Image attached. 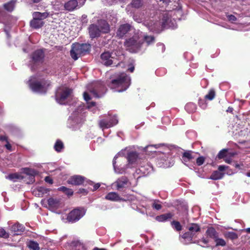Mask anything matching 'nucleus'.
<instances>
[{"label":"nucleus","mask_w":250,"mask_h":250,"mask_svg":"<svg viewBox=\"0 0 250 250\" xmlns=\"http://www.w3.org/2000/svg\"><path fill=\"white\" fill-rule=\"evenodd\" d=\"M130 79L125 73H122L117 77L116 79L111 81V86L113 88L121 87L119 92L125 90L130 85Z\"/></svg>","instance_id":"f257e3e1"},{"label":"nucleus","mask_w":250,"mask_h":250,"mask_svg":"<svg viewBox=\"0 0 250 250\" xmlns=\"http://www.w3.org/2000/svg\"><path fill=\"white\" fill-rule=\"evenodd\" d=\"M29 88L34 92L45 93L49 84L47 81L42 79L40 81L30 79L28 81Z\"/></svg>","instance_id":"f03ea898"},{"label":"nucleus","mask_w":250,"mask_h":250,"mask_svg":"<svg viewBox=\"0 0 250 250\" xmlns=\"http://www.w3.org/2000/svg\"><path fill=\"white\" fill-rule=\"evenodd\" d=\"M72 89L66 87H60L56 91L55 99L60 104H65L67 99L71 96Z\"/></svg>","instance_id":"7ed1b4c3"},{"label":"nucleus","mask_w":250,"mask_h":250,"mask_svg":"<svg viewBox=\"0 0 250 250\" xmlns=\"http://www.w3.org/2000/svg\"><path fill=\"white\" fill-rule=\"evenodd\" d=\"M143 42L138 41L136 37H133L125 42L124 45L128 50H133L136 51L139 49Z\"/></svg>","instance_id":"20e7f679"},{"label":"nucleus","mask_w":250,"mask_h":250,"mask_svg":"<svg viewBox=\"0 0 250 250\" xmlns=\"http://www.w3.org/2000/svg\"><path fill=\"white\" fill-rule=\"evenodd\" d=\"M104 88V85L102 83L97 82L89 86L88 89L94 97L99 98L100 97L99 93L102 92Z\"/></svg>","instance_id":"39448f33"},{"label":"nucleus","mask_w":250,"mask_h":250,"mask_svg":"<svg viewBox=\"0 0 250 250\" xmlns=\"http://www.w3.org/2000/svg\"><path fill=\"white\" fill-rule=\"evenodd\" d=\"M118 120L115 117L110 116L108 118L101 120L99 121V126L103 129L108 128L118 124Z\"/></svg>","instance_id":"423d86ee"},{"label":"nucleus","mask_w":250,"mask_h":250,"mask_svg":"<svg viewBox=\"0 0 250 250\" xmlns=\"http://www.w3.org/2000/svg\"><path fill=\"white\" fill-rule=\"evenodd\" d=\"M83 185L85 187H88V189L92 191H96L100 187L99 183L94 184V183L90 180L85 181V178L82 176L79 175V185Z\"/></svg>","instance_id":"0eeeda50"},{"label":"nucleus","mask_w":250,"mask_h":250,"mask_svg":"<svg viewBox=\"0 0 250 250\" xmlns=\"http://www.w3.org/2000/svg\"><path fill=\"white\" fill-rule=\"evenodd\" d=\"M169 18L168 15L166 14L163 15L161 21H157L153 24L150 25V30L153 32L159 30L160 28L164 27L168 21Z\"/></svg>","instance_id":"6e6552de"},{"label":"nucleus","mask_w":250,"mask_h":250,"mask_svg":"<svg viewBox=\"0 0 250 250\" xmlns=\"http://www.w3.org/2000/svg\"><path fill=\"white\" fill-rule=\"evenodd\" d=\"M131 26L129 23H125L119 26L117 32V36L120 38H123L124 36L131 30Z\"/></svg>","instance_id":"1a4fd4ad"},{"label":"nucleus","mask_w":250,"mask_h":250,"mask_svg":"<svg viewBox=\"0 0 250 250\" xmlns=\"http://www.w3.org/2000/svg\"><path fill=\"white\" fill-rule=\"evenodd\" d=\"M113 57L111 56V53L109 52H104L101 55V62L105 66H110L113 63Z\"/></svg>","instance_id":"9d476101"},{"label":"nucleus","mask_w":250,"mask_h":250,"mask_svg":"<svg viewBox=\"0 0 250 250\" xmlns=\"http://www.w3.org/2000/svg\"><path fill=\"white\" fill-rule=\"evenodd\" d=\"M97 25L102 33L106 34L109 33L110 31L109 24L107 21L104 20H98Z\"/></svg>","instance_id":"9b49d317"},{"label":"nucleus","mask_w":250,"mask_h":250,"mask_svg":"<svg viewBox=\"0 0 250 250\" xmlns=\"http://www.w3.org/2000/svg\"><path fill=\"white\" fill-rule=\"evenodd\" d=\"M31 56L34 63L42 62L44 58V53L42 49H38L35 51Z\"/></svg>","instance_id":"f8f14e48"},{"label":"nucleus","mask_w":250,"mask_h":250,"mask_svg":"<svg viewBox=\"0 0 250 250\" xmlns=\"http://www.w3.org/2000/svg\"><path fill=\"white\" fill-rule=\"evenodd\" d=\"M128 179L126 176H122L118 178L114 183L117 190H120L126 187L128 183Z\"/></svg>","instance_id":"ddd939ff"},{"label":"nucleus","mask_w":250,"mask_h":250,"mask_svg":"<svg viewBox=\"0 0 250 250\" xmlns=\"http://www.w3.org/2000/svg\"><path fill=\"white\" fill-rule=\"evenodd\" d=\"M88 30L90 37L91 38L98 37L102 33L99 27L96 24H91L90 25L88 28Z\"/></svg>","instance_id":"4468645a"},{"label":"nucleus","mask_w":250,"mask_h":250,"mask_svg":"<svg viewBox=\"0 0 250 250\" xmlns=\"http://www.w3.org/2000/svg\"><path fill=\"white\" fill-rule=\"evenodd\" d=\"M10 230L14 235H20L24 231L25 228L22 225L17 223L11 226Z\"/></svg>","instance_id":"2eb2a0df"},{"label":"nucleus","mask_w":250,"mask_h":250,"mask_svg":"<svg viewBox=\"0 0 250 250\" xmlns=\"http://www.w3.org/2000/svg\"><path fill=\"white\" fill-rule=\"evenodd\" d=\"M105 199L113 202L125 201L119 195L115 192H110L107 193L105 196Z\"/></svg>","instance_id":"dca6fc26"},{"label":"nucleus","mask_w":250,"mask_h":250,"mask_svg":"<svg viewBox=\"0 0 250 250\" xmlns=\"http://www.w3.org/2000/svg\"><path fill=\"white\" fill-rule=\"evenodd\" d=\"M174 214L172 212H167L156 217L155 219L158 222H164L170 220L174 216Z\"/></svg>","instance_id":"f3484780"},{"label":"nucleus","mask_w":250,"mask_h":250,"mask_svg":"<svg viewBox=\"0 0 250 250\" xmlns=\"http://www.w3.org/2000/svg\"><path fill=\"white\" fill-rule=\"evenodd\" d=\"M23 172L30 177V181L28 183H33L35 182V176L37 174V171L35 170L25 167L23 168Z\"/></svg>","instance_id":"a211bd4d"},{"label":"nucleus","mask_w":250,"mask_h":250,"mask_svg":"<svg viewBox=\"0 0 250 250\" xmlns=\"http://www.w3.org/2000/svg\"><path fill=\"white\" fill-rule=\"evenodd\" d=\"M91 46L88 43L79 44V57L88 53L90 50Z\"/></svg>","instance_id":"6ab92c4d"},{"label":"nucleus","mask_w":250,"mask_h":250,"mask_svg":"<svg viewBox=\"0 0 250 250\" xmlns=\"http://www.w3.org/2000/svg\"><path fill=\"white\" fill-rule=\"evenodd\" d=\"M235 154L233 152H229L228 149H223L219 152L216 156V158L220 160L224 159L228 156L233 157Z\"/></svg>","instance_id":"aec40b11"},{"label":"nucleus","mask_w":250,"mask_h":250,"mask_svg":"<svg viewBox=\"0 0 250 250\" xmlns=\"http://www.w3.org/2000/svg\"><path fill=\"white\" fill-rule=\"evenodd\" d=\"M78 3L77 0H70L65 3L64 7L67 11H73L78 6Z\"/></svg>","instance_id":"412c9836"},{"label":"nucleus","mask_w":250,"mask_h":250,"mask_svg":"<svg viewBox=\"0 0 250 250\" xmlns=\"http://www.w3.org/2000/svg\"><path fill=\"white\" fill-rule=\"evenodd\" d=\"M67 219L69 222H74L78 219V208L71 211L68 214Z\"/></svg>","instance_id":"4be33fe9"},{"label":"nucleus","mask_w":250,"mask_h":250,"mask_svg":"<svg viewBox=\"0 0 250 250\" xmlns=\"http://www.w3.org/2000/svg\"><path fill=\"white\" fill-rule=\"evenodd\" d=\"M206 233L208 237L213 239L214 240L219 236V234L213 227H209L208 228Z\"/></svg>","instance_id":"5701e85b"},{"label":"nucleus","mask_w":250,"mask_h":250,"mask_svg":"<svg viewBox=\"0 0 250 250\" xmlns=\"http://www.w3.org/2000/svg\"><path fill=\"white\" fill-rule=\"evenodd\" d=\"M44 23V22L43 21L38 20L33 17V19L30 22V25L32 28L39 29L41 28Z\"/></svg>","instance_id":"b1692460"},{"label":"nucleus","mask_w":250,"mask_h":250,"mask_svg":"<svg viewBox=\"0 0 250 250\" xmlns=\"http://www.w3.org/2000/svg\"><path fill=\"white\" fill-rule=\"evenodd\" d=\"M78 43L76 42L73 43L71 46V49L70 51V54L71 58L74 60H77L78 58Z\"/></svg>","instance_id":"393cba45"},{"label":"nucleus","mask_w":250,"mask_h":250,"mask_svg":"<svg viewBox=\"0 0 250 250\" xmlns=\"http://www.w3.org/2000/svg\"><path fill=\"white\" fill-rule=\"evenodd\" d=\"M16 2V0H11L7 3H4L3 4V8L6 11L11 12L14 9Z\"/></svg>","instance_id":"a878e982"},{"label":"nucleus","mask_w":250,"mask_h":250,"mask_svg":"<svg viewBox=\"0 0 250 250\" xmlns=\"http://www.w3.org/2000/svg\"><path fill=\"white\" fill-rule=\"evenodd\" d=\"M192 154L193 152L191 150H187L185 151L182 154V160L184 162H187L193 159L194 157L193 156Z\"/></svg>","instance_id":"bb28decb"},{"label":"nucleus","mask_w":250,"mask_h":250,"mask_svg":"<svg viewBox=\"0 0 250 250\" xmlns=\"http://www.w3.org/2000/svg\"><path fill=\"white\" fill-rule=\"evenodd\" d=\"M33 17L37 19L38 20L42 21L43 20L47 18L49 16L48 12L41 13L40 12H35L33 13Z\"/></svg>","instance_id":"cd10ccee"},{"label":"nucleus","mask_w":250,"mask_h":250,"mask_svg":"<svg viewBox=\"0 0 250 250\" xmlns=\"http://www.w3.org/2000/svg\"><path fill=\"white\" fill-rule=\"evenodd\" d=\"M138 157V153L135 151H131L127 154V161L129 163L133 164L135 163Z\"/></svg>","instance_id":"c85d7f7f"},{"label":"nucleus","mask_w":250,"mask_h":250,"mask_svg":"<svg viewBox=\"0 0 250 250\" xmlns=\"http://www.w3.org/2000/svg\"><path fill=\"white\" fill-rule=\"evenodd\" d=\"M188 231L193 233V235L196 236V233L199 232L201 230L200 226L196 223H192L188 227Z\"/></svg>","instance_id":"c756f323"},{"label":"nucleus","mask_w":250,"mask_h":250,"mask_svg":"<svg viewBox=\"0 0 250 250\" xmlns=\"http://www.w3.org/2000/svg\"><path fill=\"white\" fill-rule=\"evenodd\" d=\"M64 146L63 142L59 139H58L54 146V148L57 152H61L64 148Z\"/></svg>","instance_id":"7c9ffc66"},{"label":"nucleus","mask_w":250,"mask_h":250,"mask_svg":"<svg viewBox=\"0 0 250 250\" xmlns=\"http://www.w3.org/2000/svg\"><path fill=\"white\" fill-rule=\"evenodd\" d=\"M58 190L62 191L68 197L73 195V191L70 188H68L62 186L58 188Z\"/></svg>","instance_id":"2f4dec72"},{"label":"nucleus","mask_w":250,"mask_h":250,"mask_svg":"<svg viewBox=\"0 0 250 250\" xmlns=\"http://www.w3.org/2000/svg\"><path fill=\"white\" fill-rule=\"evenodd\" d=\"M224 175V173H221V172L218 170H215L212 173L209 177V179L214 180L221 179L223 177Z\"/></svg>","instance_id":"473e14b6"},{"label":"nucleus","mask_w":250,"mask_h":250,"mask_svg":"<svg viewBox=\"0 0 250 250\" xmlns=\"http://www.w3.org/2000/svg\"><path fill=\"white\" fill-rule=\"evenodd\" d=\"M143 4V0H132L130 4L131 7L136 9L142 7Z\"/></svg>","instance_id":"72a5a7b5"},{"label":"nucleus","mask_w":250,"mask_h":250,"mask_svg":"<svg viewBox=\"0 0 250 250\" xmlns=\"http://www.w3.org/2000/svg\"><path fill=\"white\" fill-rule=\"evenodd\" d=\"M7 178L10 180L16 181L17 180H22L24 178V176L19 174L18 173H14L9 174Z\"/></svg>","instance_id":"f704fd0d"},{"label":"nucleus","mask_w":250,"mask_h":250,"mask_svg":"<svg viewBox=\"0 0 250 250\" xmlns=\"http://www.w3.org/2000/svg\"><path fill=\"white\" fill-rule=\"evenodd\" d=\"M47 202L49 206L53 208H57L59 206L60 203L59 200L54 199L53 198H49Z\"/></svg>","instance_id":"c9c22d12"},{"label":"nucleus","mask_w":250,"mask_h":250,"mask_svg":"<svg viewBox=\"0 0 250 250\" xmlns=\"http://www.w3.org/2000/svg\"><path fill=\"white\" fill-rule=\"evenodd\" d=\"M195 237L193 233H192L191 232H189V231L184 233L182 237L185 240H187L188 241L189 243H192V239Z\"/></svg>","instance_id":"e433bc0d"},{"label":"nucleus","mask_w":250,"mask_h":250,"mask_svg":"<svg viewBox=\"0 0 250 250\" xmlns=\"http://www.w3.org/2000/svg\"><path fill=\"white\" fill-rule=\"evenodd\" d=\"M186 110L189 113H192L196 111V105L193 103H188L185 106Z\"/></svg>","instance_id":"4c0bfd02"},{"label":"nucleus","mask_w":250,"mask_h":250,"mask_svg":"<svg viewBox=\"0 0 250 250\" xmlns=\"http://www.w3.org/2000/svg\"><path fill=\"white\" fill-rule=\"evenodd\" d=\"M225 238L229 239L231 240H235L238 238V235L236 233L233 231H228L224 233Z\"/></svg>","instance_id":"58836bf2"},{"label":"nucleus","mask_w":250,"mask_h":250,"mask_svg":"<svg viewBox=\"0 0 250 250\" xmlns=\"http://www.w3.org/2000/svg\"><path fill=\"white\" fill-rule=\"evenodd\" d=\"M28 247L32 250H40L39 244L34 241H30L28 243Z\"/></svg>","instance_id":"ea45409f"},{"label":"nucleus","mask_w":250,"mask_h":250,"mask_svg":"<svg viewBox=\"0 0 250 250\" xmlns=\"http://www.w3.org/2000/svg\"><path fill=\"white\" fill-rule=\"evenodd\" d=\"M144 40L147 45H149L155 42V37L153 36L145 35L144 37Z\"/></svg>","instance_id":"a19ab883"},{"label":"nucleus","mask_w":250,"mask_h":250,"mask_svg":"<svg viewBox=\"0 0 250 250\" xmlns=\"http://www.w3.org/2000/svg\"><path fill=\"white\" fill-rule=\"evenodd\" d=\"M78 246V240L72 241L70 243H68V249L69 250H77Z\"/></svg>","instance_id":"79ce46f5"},{"label":"nucleus","mask_w":250,"mask_h":250,"mask_svg":"<svg viewBox=\"0 0 250 250\" xmlns=\"http://www.w3.org/2000/svg\"><path fill=\"white\" fill-rule=\"evenodd\" d=\"M171 225L174 229L179 231L182 229V226L179 222L177 221H173L171 222Z\"/></svg>","instance_id":"37998d69"},{"label":"nucleus","mask_w":250,"mask_h":250,"mask_svg":"<svg viewBox=\"0 0 250 250\" xmlns=\"http://www.w3.org/2000/svg\"><path fill=\"white\" fill-rule=\"evenodd\" d=\"M67 183L71 185H78V176L75 175L71 177L67 180Z\"/></svg>","instance_id":"c03bdc74"},{"label":"nucleus","mask_w":250,"mask_h":250,"mask_svg":"<svg viewBox=\"0 0 250 250\" xmlns=\"http://www.w3.org/2000/svg\"><path fill=\"white\" fill-rule=\"evenodd\" d=\"M215 96V92L214 89H210L208 94L205 96V98L207 100H212L214 99Z\"/></svg>","instance_id":"a18cd8bd"},{"label":"nucleus","mask_w":250,"mask_h":250,"mask_svg":"<svg viewBox=\"0 0 250 250\" xmlns=\"http://www.w3.org/2000/svg\"><path fill=\"white\" fill-rule=\"evenodd\" d=\"M214 241L216 243V246H220L223 247V246H226V243L225 241L223 239L219 238L218 237H217V238H216L214 240Z\"/></svg>","instance_id":"49530a36"},{"label":"nucleus","mask_w":250,"mask_h":250,"mask_svg":"<svg viewBox=\"0 0 250 250\" xmlns=\"http://www.w3.org/2000/svg\"><path fill=\"white\" fill-rule=\"evenodd\" d=\"M159 203H160L159 200H154V202L153 203V204L152 205V208L157 210H160L162 208V206Z\"/></svg>","instance_id":"de8ad7c7"},{"label":"nucleus","mask_w":250,"mask_h":250,"mask_svg":"<svg viewBox=\"0 0 250 250\" xmlns=\"http://www.w3.org/2000/svg\"><path fill=\"white\" fill-rule=\"evenodd\" d=\"M7 16V13L0 8V23H3Z\"/></svg>","instance_id":"09e8293b"},{"label":"nucleus","mask_w":250,"mask_h":250,"mask_svg":"<svg viewBox=\"0 0 250 250\" xmlns=\"http://www.w3.org/2000/svg\"><path fill=\"white\" fill-rule=\"evenodd\" d=\"M9 237V234L3 228L0 229V238L7 239Z\"/></svg>","instance_id":"8fccbe9b"},{"label":"nucleus","mask_w":250,"mask_h":250,"mask_svg":"<svg viewBox=\"0 0 250 250\" xmlns=\"http://www.w3.org/2000/svg\"><path fill=\"white\" fill-rule=\"evenodd\" d=\"M198 105L203 109H205L207 107V104L204 99H199Z\"/></svg>","instance_id":"3c124183"},{"label":"nucleus","mask_w":250,"mask_h":250,"mask_svg":"<svg viewBox=\"0 0 250 250\" xmlns=\"http://www.w3.org/2000/svg\"><path fill=\"white\" fill-rule=\"evenodd\" d=\"M117 158V156L116 155L114 158V159H113V167L114 168V169L116 171V173H119V174H122L123 173H124L125 172V170L124 169H122L121 170H119L118 171L117 170V169L116 168V159Z\"/></svg>","instance_id":"603ef678"},{"label":"nucleus","mask_w":250,"mask_h":250,"mask_svg":"<svg viewBox=\"0 0 250 250\" xmlns=\"http://www.w3.org/2000/svg\"><path fill=\"white\" fill-rule=\"evenodd\" d=\"M205 158L203 156H200L196 159V164L198 166L202 165L205 162Z\"/></svg>","instance_id":"864d4df0"},{"label":"nucleus","mask_w":250,"mask_h":250,"mask_svg":"<svg viewBox=\"0 0 250 250\" xmlns=\"http://www.w3.org/2000/svg\"><path fill=\"white\" fill-rule=\"evenodd\" d=\"M86 209L84 208H79V219L85 214Z\"/></svg>","instance_id":"5fc2aeb1"},{"label":"nucleus","mask_w":250,"mask_h":250,"mask_svg":"<svg viewBox=\"0 0 250 250\" xmlns=\"http://www.w3.org/2000/svg\"><path fill=\"white\" fill-rule=\"evenodd\" d=\"M89 189H88V187H87V188H79V194H82L83 195H85L87 194L89 191Z\"/></svg>","instance_id":"6e6d98bb"},{"label":"nucleus","mask_w":250,"mask_h":250,"mask_svg":"<svg viewBox=\"0 0 250 250\" xmlns=\"http://www.w3.org/2000/svg\"><path fill=\"white\" fill-rule=\"evenodd\" d=\"M227 18L229 21L231 22L235 21L237 20L236 17L233 15H229L227 16Z\"/></svg>","instance_id":"4d7b16f0"},{"label":"nucleus","mask_w":250,"mask_h":250,"mask_svg":"<svg viewBox=\"0 0 250 250\" xmlns=\"http://www.w3.org/2000/svg\"><path fill=\"white\" fill-rule=\"evenodd\" d=\"M83 96L84 100L86 102L89 101L91 99V97H90V95L86 92H84V93L83 94Z\"/></svg>","instance_id":"13d9d810"},{"label":"nucleus","mask_w":250,"mask_h":250,"mask_svg":"<svg viewBox=\"0 0 250 250\" xmlns=\"http://www.w3.org/2000/svg\"><path fill=\"white\" fill-rule=\"evenodd\" d=\"M44 181L50 184H52L53 183V181L52 179L49 176H46L44 178Z\"/></svg>","instance_id":"bf43d9fd"},{"label":"nucleus","mask_w":250,"mask_h":250,"mask_svg":"<svg viewBox=\"0 0 250 250\" xmlns=\"http://www.w3.org/2000/svg\"><path fill=\"white\" fill-rule=\"evenodd\" d=\"M4 146L6 147V148L9 150V151H12V146L11 145H10V144L9 143V142H8V141L7 142H6V144Z\"/></svg>","instance_id":"052dcab7"},{"label":"nucleus","mask_w":250,"mask_h":250,"mask_svg":"<svg viewBox=\"0 0 250 250\" xmlns=\"http://www.w3.org/2000/svg\"><path fill=\"white\" fill-rule=\"evenodd\" d=\"M228 168V167L224 166V165H220L218 167V171H223L225 170H226Z\"/></svg>","instance_id":"680f3d73"},{"label":"nucleus","mask_w":250,"mask_h":250,"mask_svg":"<svg viewBox=\"0 0 250 250\" xmlns=\"http://www.w3.org/2000/svg\"><path fill=\"white\" fill-rule=\"evenodd\" d=\"M0 141L1 142L5 141L6 142L8 141V137L6 136H0Z\"/></svg>","instance_id":"e2e57ef3"},{"label":"nucleus","mask_w":250,"mask_h":250,"mask_svg":"<svg viewBox=\"0 0 250 250\" xmlns=\"http://www.w3.org/2000/svg\"><path fill=\"white\" fill-rule=\"evenodd\" d=\"M82 21L83 23H87V16L86 15H83L82 17Z\"/></svg>","instance_id":"0e129e2a"},{"label":"nucleus","mask_w":250,"mask_h":250,"mask_svg":"<svg viewBox=\"0 0 250 250\" xmlns=\"http://www.w3.org/2000/svg\"><path fill=\"white\" fill-rule=\"evenodd\" d=\"M201 241L203 242L205 244H208L209 242L208 239L205 238H202L201 239Z\"/></svg>","instance_id":"69168bd1"},{"label":"nucleus","mask_w":250,"mask_h":250,"mask_svg":"<svg viewBox=\"0 0 250 250\" xmlns=\"http://www.w3.org/2000/svg\"><path fill=\"white\" fill-rule=\"evenodd\" d=\"M224 160L226 163L229 164H231V163L232 162L231 159L230 158H227L225 159Z\"/></svg>","instance_id":"338daca9"},{"label":"nucleus","mask_w":250,"mask_h":250,"mask_svg":"<svg viewBox=\"0 0 250 250\" xmlns=\"http://www.w3.org/2000/svg\"><path fill=\"white\" fill-rule=\"evenodd\" d=\"M93 250H106L105 249H103V248H99L97 247H95L93 249Z\"/></svg>","instance_id":"774afa93"}]
</instances>
